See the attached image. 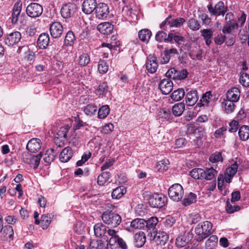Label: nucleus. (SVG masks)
I'll list each match as a JSON object with an SVG mask.
<instances>
[{
    "mask_svg": "<svg viewBox=\"0 0 249 249\" xmlns=\"http://www.w3.org/2000/svg\"><path fill=\"white\" fill-rule=\"evenodd\" d=\"M217 171L211 167L206 168L205 169L197 168L192 170L190 172V175L195 179H206L210 180L216 176Z\"/></svg>",
    "mask_w": 249,
    "mask_h": 249,
    "instance_id": "f257e3e1",
    "label": "nucleus"
},
{
    "mask_svg": "<svg viewBox=\"0 0 249 249\" xmlns=\"http://www.w3.org/2000/svg\"><path fill=\"white\" fill-rule=\"evenodd\" d=\"M212 227V223L208 221L198 224L195 229L196 240L200 242L212 234L213 232Z\"/></svg>",
    "mask_w": 249,
    "mask_h": 249,
    "instance_id": "f03ea898",
    "label": "nucleus"
},
{
    "mask_svg": "<svg viewBox=\"0 0 249 249\" xmlns=\"http://www.w3.org/2000/svg\"><path fill=\"white\" fill-rule=\"evenodd\" d=\"M102 219L105 224L112 227L117 226L122 221L121 217L119 214L108 211L103 213Z\"/></svg>",
    "mask_w": 249,
    "mask_h": 249,
    "instance_id": "7ed1b4c3",
    "label": "nucleus"
},
{
    "mask_svg": "<svg viewBox=\"0 0 249 249\" xmlns=\"http://www.w3.org/2000/svg\"><path fill=\"white\" fill-rule=\"evenodd\" d=\"M118 231L113 229H109L107 231V234L111 236L109 239V245L112 247L117 244L119 248L122 249H127V246L124 240L120 237L118 234Z\"/></svg>",
    "mask_w": 249,
    "mask_h": 249,
    "instance_id": "20e7f679",
    "label": "nucleus"
},
{
    "mask_svg": "<svg viewBox=\"0 0 249 249\" xmlns=\"http://www.w3.org/2000/svg\"><path fill=\"white\" fill-rule=\"evenodd\" d=\"M168 193L170 198L175 201L181 200L184 195L183 187L178 183L172 185L169 188Z\"/></svg>",
    "mask_w": 249,
    "mask_h": 249,
    "instance_id": "39448f33",
    "label": "nucleus"
},
{
    "mask_svg": "<svg viewBox=\"0 0 249 249\" xmlns=\"http://www.w3.org/2000/svg\"><path fill=\"white\" fill-rule=\"evenodd\" d=\"M166 199V197L162 194H154L150 196L148 202L153 208H161L165 205Z\"/></svg>",
    "mask_w": 249,
    "mask_h": 249,
    "instance_id": "423d86ee",
    "label": "nucleus"
},
{
    "mask_svg": "<svg viewBox=\"0 0 249 249\" xmlns=\"http://www.w3.org/2000/svg\"><path fill=\"white\" fill-rule=\"evenodd\" d=\"M22 156L24 162L30 165L34 169H36L39 166L42 155L41 152L37 155H33L27 152L24 153Z\"/></svg>",
    "mask_w": 249,
    "mask_h": 249,
    "instance_id": "0eeeda50",
    "label": "nucleus"
},
{
    "mask_svg": "<svg viewBox=\"0 0 249 249\" xmlns=\"http://www.w3.org/2000/svg\"><path fill=\"white\" fill-rule=\"evenodd\" d=\"M147 236L150 238V240H154L157 244L164 245L168 239V234L163 231H157V230L154 232H148Z\"/></svg>",
    "mask_w": 249,
    "mask_h": 249,
    "instance_id": "6e6552de",
    "label": "nucleus"
},
{
    "mask_svg": "<svg viewBox=\"0 0 249 249\" xmlns=\"http://www.w3.org/2000/svg\"><path fill=\"white\" fill-rule=\"evenodd\" d=\"M43 11V7L40 4L33 2L27 6L26 12L29 17L36 18L41 15Z\"/></svg>",
    "mask_w": 249,
    "mask_h": 249,
    "instance_id": "1a4fd4ad",
    "label": "nucleus"
},
{
    "mask_svg": "<svg viewBox=\"0 0 249 249\" xmlns=\"http://www.w3.org/2000/svg\"><path fill=\"white\" fill-rule=\"evenodd\" d=\"M76 11V5L73 3L68 2L62 7L61 15L63 18H68L72 17Z\"/></svg>",
    "mask_w": 249,
    "mask_h": 249,
    "instance_id": "9d476101",
    "label": "nucleus"
},
{
    "mask_svg": "<svg viewBox=\"0 0 249 249\" xmlns=\"http://www.w3.org/2000/svg\"><path fill=\"white\" fill-rule=\"evenodd\" d=\"M208 9L212 15L224 16L227 11V8L224 6V2H218L214 7L211 4L208 5Z\"/></svg>",
    "mask_w": 249,
    "mask_h": 249,
    "instance_id": "9b49d317",
    "label": "nucleus"
},
{
    "mask_svg": "<svg viewBox=\"0 0 249 249\" xmlns=\"http://www.w3.org/2000/svg\"><path fill=\"white\" fill-rule=\"evenodd\" d=\"M185 22V20L182 18H172L170 16L167 17L160 25L161 28L165 25H169L170 27H180Z\"/></svg>",
    "mask_w": 249,
    "mask_h": 249,
    "instance_id": "f8f14e48",
    "label": "nucleus"
},
{
    "mask_svg": "<svg viewBox=\"0 0 249 249\" xmlns=\"http://www.w3.org/2000/svg\"><path fill=\"white\" fill-rule=\"evenodd\" d=\"M95 13L97 18L104 19L106 18L109 15V7L106 3L100 2L96 7Z\"/></svg>",
    "mask_w": 249,
    "mask_h": 249,
    "instance_id": "ddd939ff",
    "label": "nucleus"
},
{
    "mask_svg": "<svg viewBox=\"0 0 249 249\" xmlns=\"http://www.w3.org/2000/svg\"><path fill=\"white\" fill-rule=\"evenodd\" d=\"M97 5L96 0H85L82 5V11L86 14H90L95 11Z\"/></svg>",
    "mask_w": 249,
    "mask_h": 249,
    "instance_id": "4468645a",
    "label": "nucleus"
},
{
    "mask_svg": "<svg viewBox=\"0 0 249 249\" xmlns=\"http://www.w3.org/2000/svg\"><path fill=\"white\" fill-rule=\"evenodd\" d=\"M159 87L162 94L166 95L172 90L173 83L171 79L164 78L160 81Z\"/></svg>",
    "mask_w": 249,
    "mask_h": 249,
    "instance_id": "2eb2a0df",
    "label": "nucleus"
},
{
    "mask_svg": "<svg viewBox=\"0 0 249 249\" xmlns=\"http://www.w3.org/2000/svg\"><path fill=\"white\" fill-rule=\"evenodd\" d=\"M21 37V35L19 32H14L7 35L4 38V42L9 46H13L18 42Z\"/></svg>",
    "mask_w": 249,
    "mask_h": 249,
    "instance_id": "dca6fc26",
    "label": "nucleus"
},
{
    "mask_svg": "<svg viewBox=\"0 0 249 249\" xmlns=\"http://www.w3.org/2000/svg\"><path fill=\"white\" fill-rule=\"evenodd\" d=\"M192 234L189 232L180 234L176 239V245L178 248L185 247L192 240Z\"/></svg>",
    "mask_w": 249,
    "mask_h": 249,
    "instance_id": "f3484780",
    "label": "nucleus"
},
{
    "mask_svg": "<svg viewBox=\"0 0 249 249\" xmlns=\"http://www.w3.org/2000/svg\"><path fill=\"white\" fill-rule=\"evenodd\" d=\"M50 31L53 37L58 38L63 33V26L60 22H54L50 25Z\"/></svg>",
    "mask_w": 249,
    "mask_h": 249,
    "instance_id": "a211bd4d",
    "label": "nucleus"
},
{
    "mask_svg": "<svg viewBox=\"0 0 249 249\" xmlns=\"http://www.w3.org/2000/svg\"><path fill=\"white\" fill-rule=\"evenodd\" d=\"M197 91L192 90L188 92L185 96L186 104L187 106H193L195 105L198 100Z\"/></svg>",
    "mask_w": 249,
    "mask_h": 249,
    "instance_id": "6ab92c4d",
    "label": "nucleus"
},
{
    "mask_svg": "<svg viewBox=\"0 0 249 249\" xmlns=\"http://www.w3.org/2000/svg\"><path fill=\"white\" fill-rule=\"evenodd\" d=\"M146 66V70L149 72H155L158 67L156 57L154 55H149L147 57Z\"/></svg>",
    "mask_w": 249,
    "mask_h": 249,
    "instance_id": "aec40b11",
    "label": "nucleus"
},
{
    "mask_svg": "<svg viewBox=\"0 0 249 249\" xmlns=\"http://www.w3.org/2000/svg\"><path fill=\"white\" fill-rule=\"evenodd\" d=\"M41 141L37 138L31 139L28 142L26 148L32 153H35L41 148Z\"/></svg>",
    "mask_w": 249,
    "mask_h": 249,
    "instance_id": "412c9836",
    "label": "nucleus"
},
{
    "mask_svg": "<svg viewBox=\"0 0 249 249\" xmlns=\"http://www.w3.org/2000/svg\"><path fill=\"white\" fill-rule=\"evenodd\" d=\"M50 37L48 34H41L38 38L37 44L39 48L41 49H46L49 45Z\"/></svg>",
    "mask_w": 249,
    "mask_h": 249,
    "instance_id": "4be33fe9",
    "label": "nucleus"
},
{
    "mask_svg": "<svg viewBox=\"0 0 249 249\" xmlns=\"http://www.w3.org/2000/svg\"><path fill=\"white\" fill-rule=\"evenodd\" d=\"M70 128L69 125H66L60 128V130L57 132L56 135L57 137H59L60 139V143L59 144V147L63 146L64 144V142L67 140V133Z\"/></svg>",
    "mask_w": 249,
    "mask_h": 249,
    "instance_id": "5701e85b",
    "label": "nucleus"
},
{
    "mask_svg": "<svg viewBox=\"0 0 249 249\" xmlns=\"http://www.w3.org/2000/svg\"><path fill=\"white\" fill-rule=\"evenodd\" d=\"M97 29L101 34L108 35L112 32L113 26L109 22H103L97 26Z\"/></svg>",
    "mask_w": 249,
    "mask_h": 249,
    "instance_id": "b1692460",
    "label": "nucleus"
},
{
    "mask_svg": "<svg viewBox=\"0 0 249 249\" xmlns=\"http://www.w3.org/2000/svg\"><path fill=\"white\" fill-rule=\"evenodd\" d=\"M240 96V91L237 88H231L227 93V100L236 102L238 101Z\"/></svg>",
    "mask_w": 249,
    "mask_h": 249,
    "instance_id": "393cba45",
    "label": "nucleus"
},
{
    "mask_svg": "<svg viewBox=\"0 0 249 249\" xmlns=\"http://www.w3.org/2000/svg\"><path fill=\"white\" fill-rule=\"evenodd\" d=\"M159 222L158 218L157 217L153 216L146 220L145 227L147 229V232H154L156 231V226Z\"/></svg>",
    "mask_w": 249,
    "mask_h": 249,
    "instance_id": "a878e982",
    "label": "nucleus"
},
{
    "mask_svg": "<svg viewBox=\"0 0 249 249\" xmlns=\"http://www.w3.org/2000/svg\"><path fill=\"white\" fill-rule=\"evenodd\" d=\"M72 156L71 148L70 147H67L61 151L59 155V159L61 161L66 162L71 159Z\"/></svg>",
    "mask_w": 249,
    "mask_h": 249,
    "instance_id": "bb28decb",
    "label": "nucleus"
},
{
    "mask_svg": "<svg viewBox=\"0 0 249 249\" xmlns=\"http://www.w3.org/2000/svg\"><path fill=\"white\" fill-rule=\"evenodd\" d=\"M212 92L210 91H207L203 94L200 98L199 102L196 104L195 107H202L207 106L210 102V100L212 98Z\"/></svg>",
    "mask_w": 249,
    "mask_h": 249,
    "instance_id": "cd10ccee",
    "label": "nucleus"
},
{
    "mask_svg": "<svg viewBox=\"0 0 249 249\" xmlns=\"http://www.w3.org/2000/svg\"><path fill=\"white\" fill-rule=\"evenodd\" d=\"M158 119L162 122L168 121L172 119L173 117L169 109H161L159 112Z\"/></svg>",
    "mask_w": 249,
    "mask_h": 249,
    "instance_id": "c85d7f7f",
    "label": "nucleus"
},
{
    "mask_svg": "<svg viewBox=\"0 0 249 249\" xmlns=\"http://www.w3.org/2000/svg\"><path fill=\"white\" fill-rule=\"evenodd\" d=\"M134 240L136 246L138 248L142 247L146 241V236L144 232L140 231L136 233L134 236Z\"/></svg>",
    "mask_w": 249,
    "mask_h": 249,
    "instance_id": "c756f323",
    "label": "nucleus"
},
{
    "mask_svg": "<svg viewBox=\"0 0 249 249\" xmlns=\"http://www.w3.org/2000/svg\"><path fill=\"white\" fill-rule=\"evenodd\" d=\"M106 231V226L102 223H97L94 226V232L96 237L104 236Z\"/></svg>",
    "mask_w": 249,
    "mask_h": 249,
    "instance_id": "7c9ffc66",
    "label": "nucleus"
},
{
    "mask_svg": "<svg viewBox=\"0 0 249 249\" xmlns=\"http://www.w3.org/2000/svg\"><path fill=\"white\" fill-rule=\"evenodd\" d=\"M185 110V104L183 102L176 104L172 107V113L175 116H180Z\"/></svg>",
    "mask_w": 249,
    "mask_h": 249,
    "instance_id": "2f4dec72",
    "label": "nucleus"
},
{
    "mask_svg": "<svg viewBox=\"0 0 249 249\" xmlns=\"http://www.w3.org/2000/svg\"><path fill=\"white\" fill-rule=\"evenodd\" d=\"M201 36L204 38L206 44L209 46L212 42L211 38L213 36V31L211 29H203L200 31Z\"/></svg>",
    "mask_w": 249,
    "mask_h": 249,
    "instance_id": "473e14b6",
    "label": "nucleus"
},
{
    "mask_svg": "<svg viewBox=\"0 0 249 249\" xmlns=\"http://www.w3.org/2000/svg\"><path fill=\"white\" fill-rule=\"evenodd\" d=\"M2 238L3 240H5L8 237L11 238L14 235V230L12 227L10 225L5 226L2 227L1 231Z\"/></svg>",
    "mask_w": 249,
    "mask_h": 249,
    "instance_id": "72a5a7b5",
    "label": "nucleus"
},
{
    "mask_svg": "<svg viewBox=\"0 0 249 249\" xmlns=\"http://www.w3.org/2000/svg\"><path fill=\"white\" fill-rule=\"evenodd\" d=\"M126 192V189L124 186L117 187L112 192V197L113 199H120L125 194Z\"/></svg>",
    "mask_w": 249,
    "mask_h": 249,
    "instance_id": "f704fd0d",
    "label": "nucleus"
},
{
    "mask_svg": "<svg viewBox=\"0 0 249 249\" xmlns=\"http://www.w3.org/2000/svg\"><path fill=\"white\" fill-rule=\"evenodd\" d=\"M146 220L143 218H136L133 220L130 226L132 228L135 229H141L145 227Z\"/></svg>",
    "mask_w": 249,
    "mask_h": 249,
    "instance_id": "c9c22d12",
    "label": "nucleus"
},
{
    "mask_svg": "<svg viewBox=\"0 0 249 249\" xmlns=\"http://www.w3.org/2000/svg\"><path fill=\"white\" fill-rule=\"evenodd\" d=\"M238 133L241 140H247L249 138V127L247 125L242 126L239 128Z\"/></svg>",
    "mask_w": 249,
    "mask_h": 249,
    "instance_id": "e433bc0d",
    "label": "nucleus"
},
{
    "mask_svg": "<svg viewBox=\"0 0 249 249\" xmlns=\"http://www.w3.org/2000/svg\"><path fill=\"white\" fill-rule=\"evenodd\" d=\"M185 95V91L183 89H178L173 91L171 95V98L175 101L181 100Z\"/></svg>",
    "mask_w": 249,
    "mask_h": 249,
    "instance_id": "4c0bfd02",
    "label": "nucleus"
},
{
    "mask_svg": "<svg viewBox=\"0 0 249 249\" xmlns=\"http://www.w3.org/2000/svg\"><path fill=\"white\" fill-rule=\"evenodd\" d=\"M110 112V108L108 105L102 106L99 109L98 113V117L101 119H105Z\"/></svg>",
    "mask_w": 249,
    "mask_h": 249,
    "instance_id": "58836bf2",
    "label": "nucleus"
},
{
    "mask_svg": "<svg viewBox=\"0 0 249 249\" xmlns=\"http://www.w3.org/2000/svg\"><path fill=\"white\" fill-rule=\"evenodd\" d=\"M56 153L53 149L48 150L45 154L43 160L45 162L50 163L55 159Z\"/></svg>",
    "mask_w": 249,
    "mask_h": 249,
    "instance_id": "ea45409f",
    "label": "nucleus"
},
{
    "mask_svg": "<svg viewBox=\"0 0 249 249\" xmlns=\"http://www.w3.org/2000/svg\"><path fill=\"white\" fill-rule=\"evenodd\" d=\"M75 40V38L73 33L69 31L64 39V45L66 46H71L74 44Z\"/></svg>",
    "mask_w": 249,
    "mask_h": 249,
    "instance_id": "a19ab883",
    "label": "nucleus"
},
{
    "mask_svg": "<svg viewBox=\"0 0 249 249\" xmlns=\"http://www.w3.org/2000/svg\"><path fill=\"white\" fill-rule=\"evenodd\" d=\"M196 195L193 193H190L183 199L182 204L184 206H188L196 201Z\"/></svg>",
    "mask_w": 249,
    "mask_h": 249,
    "instance_id": "79ce46f5",
    "label": "nucleus"
},
{
    "mask_svg": "<svg viewBox=\"0 0 249 249\" xmlns=\"http://www.w3.org/2000/svg\"><path fill=\"white\" fill-rule=\"evenodd\" d=\"M169 164V161L168 160L164 159L157 162L156 168L160 172L166 171L168 168Z\"/></svg>",
    "mask_w": 249,
    "mask_h": 249,
    "instance_id": "37998d69",
    "label": "nucleus"
},
{
    "mask_svg": "<svg viewBox=\"0 0 249 249\" xmlns=\"http://www.w3.org/2000/svg\"><path fill=\"white\" fill-rule=\"evenodd\" d=\"M110 178V174L108 172H104L100 174L97 178V183L100 186H103Z\"/></svg>",
    "mask_w": 249,
    "mask_h": 249,
    "instance_id": "c03bdc74",
    "label": "nucleus"
},
{
    "mask_svg": "<svg viewBox=\"0 0 249 249\" xmlns=\"http://www.w3.org/2000/svg\"><path fill=\"white\" fill-rule=\"evenodd\" d=\"M238 24L236 22H228L225 25L222 29L224 34H230L236 28H237Z\"/></svg>",
    "mask_w": 249,
    "mask_h": 249,
    "instance_id": "a18cd8bd",
    "label": "nucleus"
},
{
    "mask_svg": "<svg viewBox=\"0 0 249 249\" xmlns=\"http://www.w3.org/2000/svg\"><path fill=\"white\" fill-rule=\"evenodd\" d=\"M151 36V32L148 29H143L139 32V38L143 42L148 41Z\"/></svg>",
    "mask_w": 249,
    "mask_h": 249,
    "instance_id": "49530a36",
    "label": "nucleus"
},
{
    "mask_svg": "<svg viewBox=\"0 0 249 249\" xmlns=\"http://www.w3.org/2000/svg\"><path fill=\"white\" fill-rule=\"evenodd\" d=\"M240 207L236 205L235 202L232 203L230 202L229 201H227V205L226 207V210L227 213H232L235 212L239 211Z\"/></svg>",
    "mask_w": 249,
    "mask_h": 249,
    "instance_id": "de8ad7c7",
    "label": "nucleus"
},
{
    "mask_svg": "<svg viewBox=\"0 0 249 249\" xmlns=\"http://www.w3.org/2000/svg\"><path fill=\"white\" fill-rule=\"evenodd\" d=\"M238 168V164L236 162H234L231 166L227 168L226 170V175L229 177H233L236 173Z\"/></svg>",
    "mask_w": 249,
    "mask_h": 249,
    "instance_id": "09e8293b",
    "label": "nucleus"
},
{
    "mask_svg": "<svg viewBox=\"0 0 249 249\" xmlns=\"http://www.w3.org/2000/svg\"><path fill=\"white\" fill-rule=\"evenodd\" d=\"M98 70L100 73L104 74L108 70V65L104 60L100 59L99 61Z\"/></svg>",
    "mask_w": 249,
    "mask_h": 249,
    "instance_id": "8fccbe9b",
    "label": "nucleus"
},
{
    "mask_svg": "<svg viewBox=\"0 0 249 249\" xmlns=\"http://www.w3.org/2000/svg\"><path fill=\"white\" fill-rule=\"evenodd\" d=\"M51 222V217L48 214L42 215L41 217L40 224L43 229H46Z\"/></svg>",
    "mask_w": 249,
    "mask_h": 249,
    "instance_id": "3c124183",
    "label": "nucleus"
},
{
    "mask_svg": "<svg viewBox=\"0 0 249 249\" xmlns=\"http://www.w3.org/2000/svg\"><path fill=\"white\" fill-rule=\"evenodd\" d=\"M97 107L93 104H89L86 106L84 108V112L86 115L91 116L97 111Z\"/></svg>",
    "mask_w": 249,
    "mask_h": 249,
    "instance_id": "603ef678",
    "label": "nucleus"
},
{
    "mask_svg": "<svg viewBox=\"0 0 249 249\" xmlns=\"http://www.w3.org/2000/svg\"><path fill=\"white\" fill-rule=\"evenodd\" d=\"M209 161L212 163H216L223 161V158L221 153L219 152H216L212 154L209 157Z\"/></svg>",
    "mask_w": 249,
    "mask_h": 249,
    "instance_id": "864d4df0",
    "label": "nucleus"
},
{
    "mask_svg": "<svg viewBox=\"0 0 249 249\" xmlns=\"http://www.w3.org/2000/svg\"><path fill=\"white\" fill-rule=\"evenodd\" d=\"M188 26L191 30L197 31L200 29V24L197 20L194 18H191L188 21Z\"/></svg>",
    "mask_w": 249,
    "mask_h": 249,
    "instance_id": "5fc2aeb1",
    "label": "nucleus"
},
{
    "mask_svg": "<svg viewBox=\"0 0 249 249\" xmlns=\"http://www.w3.org/2000/svg\"><path fill=\"white\" fill-rule=\"evenodd\" d=\"M90 61V57L88 54L84 53L79 57V63L82 66H87Z\"/></svg>",
    "mask_w": 249,
    "mask_h": 249,
    "instance_id": "6e6d98bb",
    "label": "nucleus"
},
{
    "mask_svg": "<svg viewBox=\"0 0 249 249\" xmlns=\"http://www.w3.org/2000/svg\"><path fill=\"white\" fill-rule=\"evenodd\" d=\"M235 105L233 102L226 100L225 102V109L227 113H231L234 110Z\"/></svg>",
    "mask_w": 249,
    "mask_h": 249,
    "instance_id": "4d7b16f0",
    "label": "nucleus"
},
{
    "mask_svg": "<svg viewBox=\"0 0 249 249\" xmlns=\"http://www.w3.org/2000/svg\"><path fill=\"white\" fill-rule=\"evenodd\" d=\"M108 245H109V240L108 241L107 238H104L103 240L98 241L97 249H108Z\"/></svg>",
    "mask_w": 249,
    "mask_h": 249,
    "instance_id": "13d9d810",
    "label": "nucleus"
},
{
    "mask_svg": "<svg viewBox=\"0 0 249 249\" xmlns=\"http://www.w3.org/2000/svg\"><path fill=\"white\" fill-rule=\"evenodd\" d=\"M240 83L244 87L249 86V75L247 73L241 74L239 79Z\"/></svg>",
    "mask_w": 249,
    "mask_h": 249,
    "instance_id": "bf43d9fd",
    "label": "nucleus"
},
{
    "mask_svg": "<svg viewBox=\"0 0 249 249\" xmlns=\"http://www.w3.org/2000/svg\"><path fill=\"white\" fill-rule=\"evenodd\" d=\"M177 70L175 68H171L166 72L165 76L167 78H169L171 80V79H176L177 77L178 76V75H177Z\"/></svg>",
    "mask_w": 249,
    "mask_h": 249,
    "instance_id": "052dcab7",
    "label": "nucleus"
},
{
    "mask_svg": "<svg viewBox=\"0 0 249 249\" xmlns=\"http://www.w3.org/2000/svg\"><path fill=\"white\" fill-rule=\"evenodd\" d=\"M114 128V125L111 123H108L105 125L102 130L101 132L103 134H107L111 133Z\"/></svg>",
    "mask_w": 249,
    "mask_h": 249,
    "instance_id": "680f3d73",
    "label": "nucleus"
},
{
    "mask_svg": "<svg viewBox=\"0 0 249 249\" xmlns=\"http://www.w3.org/2000/svg\"><path fill=\"white\" fill-rule=\"evenodd\" d=\"M167 36V34L165 32L159 31L157 33L155 39L158 42H162V41L165 42Z\"/></svg>",
    "mask_w": 249,
    "mask_h": 249,
    "instance_id": "e2e57ef3",
    "label": "nucleus"
},
{
    "mask_svg": "<svg viewBox=\"0 0 249 249\" xmlns=\"http://www.w3.org/2000/svg\"><path fill=\"white\" fill-rule=\"evenodd\" d=\"M108 90V87L106 82H103L98 86V92L100 94H103Z\"/></svg>",
    "mask_w": 249,
    "mask_h": 249,
    "instance_id": "0e129e2a",
    "label": "nucleus"
},
{
    "mask_svg": "<svg viewBox=\"0 0 249 249\" xmlns=\"http://www.w3.org/2000/svg\"><path fill=\"white\" fill-rule=\"evenodd\" d=\"M218 241V238L216 235H212L206 241V244L210 246H215Z\"/></svg>",
    "mask_w": 249,
    "mask_h": 249,
    "instance_id": "69168bd1",
    "label": "nucleus"
},
{
    "mask_svg": "<svg viewBox=\"0 0 249 249\" xmlns=\"http://www.w3.org/2000/svg\"><path fill=\"white\" fill-rule=\"evenodd\" d=\"M176 222V219L174 217L168 216L165 221L164 225L167 228L171 227Z\"/></svg>",
    "mask_w": 249,
    "mask_h": 249,
    "instance_id": "338daca9",
    "label": "nucleus"
},
{
    "mask_svg": "<svg viewBox=\"0 0 249 249\" xmlns=\"http://www.w3.org/2000/svg\"><path fill=\"white\" fill-rule=\"evenodd\" d=\"M226 131L227 128L226 127H221L215 131L214 136L217 139L220 138L224 135V132Z\"/></svg>",
    "mask_w": 249,
    "mask_h": 249,
    "instance_id": "774afa93",
    "label": "nucleus"
}]
</instances>
